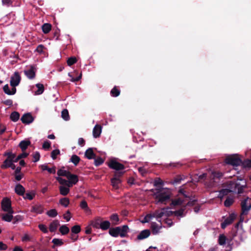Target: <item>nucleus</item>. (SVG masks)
<instances>
[{
	"label": "nucleus",
	"mask_w": 251,
	"mask_h": 251,
	"mask_svg": "<svg viewBox=\"0 0 251 251\" xmlns=\"http://www.w3.org/2000/svg\"><path fill=\"white\" fill-rule=\"evenodd\" d=\"M246 186V182L244 179H238L236 181H231L228 186V189L221 190L219 195V197L222 199L225 195H227L230 192H237L238 193L242 192L243 189Z\"/></svg>",
	"instance_id": "1"
},
{
	"label": "nucleus",
	"mask_w": 251,
	"mask_h": 251,
	"mask_svg": "<svg viewBox=\"0 0 251 251\" xmlns=\"http://www.w3.org/2000/svg\"><path fill=\"white\" fill-rule=\"evenodd\" d=\"M173 212L169 208H163L155 211L152 213L147 214L141 221L142 223H149L152 222L155 218L156 220H160L159 219L162 217H169L173 214Z\"/></svg>",
	"instance_id": "2"
},
{
	"label": "nucleus",
	"mask_w": 251,
	"mask_h": 251,
	"mask_svg": "<svg viewBox=\"0 0 251 251\" xmlns=\"http://www.w3.org/2000/svg\"><path fill=\"white\" fill-rule=\"evenodd\" d=\"M154 197L157 203H166L170 198V192L168 190H164L154 194Z\"/></svg>",
	"instance_id": "3"
},
{
	"label": "nucleus",
	"mask_w": 251,
	"mask_h": 251,
	"mask_svg": "<svg viewBox=\"0 0 251 251\" xmlns=\"http://www.w3.org/2000/svg\"><path fill=\"white\" fill-rule=\"evenodd\" d=\"M241 204L242 210L241 220H243L244 215L248 213L251 207V199L249 197L244 198L241 201Z\"/></svg>",
	"instance_id": "4"
},
{
	"label": "nucleus",
	"mask_w": 251,
	"mask_h": 251,
	"mask_svg": "<svg viewBox=\"0 0 251 251\" xmlns=\"http://www.w3.org/2000/svg\"><path fill=\"white\" fill-rule=\"evenodd\" d=\"M225 162L233 166H238L241 164L242 161L237 154H232L226 157Z\"/></svg>",
	"instance_id": "5"
},
{
	"label": "nucleus",
	"mask_w": 251,
	"mask_h": 251,
	"mask_svg": "<svg viewBox=\"0 0 251 251\" xmlns=\"http://www.w3.org/2000/svg\"><path fill=\"white\" fill-rule=\"evenodd\" d=\"M93 226L96 228H100L102 230H107L110 226V223L108 221H102L100 219H97L92 224Z\"/></svg>",
	"instance_id": "6"
},
{
	"label": "nucleus",
	"mask_w": 251,
	"mask_h": 251,
	"mask_svg": "<svg viewBox=\"0 0 251 251\" xmlns=\"http://www.w3.org/2000/svg\"><path fill=\"white\" fill-rule=\"evenodd\" d=\"M4 155L7 156V158L4 160L3 164L1 166L2 169H6L11 166V164L13 163V159L16 157L15 154L12 153L11 152H5Z\"/></svg>",
	"instance_id": "7"
},
{
	"label": "nucleus",
	"mask_w": 251,
	"mask_h": 251,
	"mask_svg": "<svg viewBox=\"0 0 251 251\" xmlns=\"http://www.w3.org/2000/svg\"><path fill=\"white\" fill-rule=\"evenodd\" d=\"M158 221V223L154 222V220H152V222H150L151 223V227L152 230V233L153 234H158L160 230L162 228V224L161 223V221Z\"/></svg>",
	"instance_id": "8"
},
{
	"label": "nucleus",
	"mask_w": 251,
	"mask_h": 251,
	"mask_svg": "<svg viewBox=\"0 0 251 251\" xmlns=\"http://www.w3.org/2000/svg\"><path fill=\"white\" fill-rule=\"evenodd\" d=\"M2 209L4 211H13L11 208V201L7 198H4L1 202Z\"/></svg>",
	"instance_id": "9"
},
{
	"label": "nucleus",
	"mask_w": 251,
	"mask_h": 251,
	"mask_svg": "<svg viewBox=\"0 0 251 251\" xmlns=\"http://www.w3.org/2000/svg\"><path fill=\"white\" fill-rule=\"evenodd\" d=\"M108 166L111 168L116 170H121L124 168V166L123 164L113 159L111 160L109 162Z\"/></svg>",
	"instance_id": "10"
},
{
	"label": "nucleus",
	"mask_w": 251,
	"mask_h": 251,
	"mask_svg": "<svg viewBox=\"0 0 251 251\" xmlns=\"http://www.w3.org/2000/svg\"><path fill=\"white\" fill-rule=\"evenodd\" d=\"M35 68L31 66L24 71L25 75L29 78H33L35 76Z\"/></svg>",
	"instance_id": "11"
},
{
	"label": "nucleus",
	"mask_w": 251,
	"mask_h": 251,
	"mask_svg": "<svg viewBox=\"0 0 251 251\" xmlns=\"http://www.w3.org/2000/svg\"><path fill=\"white\" fill-rule=\"evenodd\" d=\"M67 177L68 179V183H67V186L68 187H71L73 186V185L76 184L78 181L77 176L76 175L70 174Z\"/></svg>",
	"instance_id": "12"
},
{
	"label": "nucleus",
	"mask_w": 251,
	"mask_h": 251,
	"mask_svg": "<svg viewBox=\"0 0 251 251\" xmlns=\"http://www.w3.org/2000/svg\"><path fill=\"white\" fill-rule=\"evenodd\" d=\"M237 215L234 213H231L229 216L222 223V227L225 228L227 225L230 224L236 218Z\"/></svg>",
	"instance_id": "13"
},
{
	"label": "nucleus",
	"mask_w": 251,
	"mask_h": 251,
	"mask_svg": "<svg viewBox=\"0 0 251 251\" xmlns=\"http://www.w3.org/2000/svg\"><path fill=\"white\" fill-rule=\"evenodd\" d=\"M6 212L7 213L3 214L1 215V218L4 221L10 222L12 220L13 218V214L14 211H10Z\"/></svg>",
	"instance_id": "14"
},
{
	"label": "nucleus",
	"mask_w": 251,
	"mask_h": 251,
	"mask_svg": "<svg viewBox=\"0 0 251 251\" xmlns=\"http://www.w3.org/2000/svg\"><path fill=\"white\" fill-rule=\"evenodd\" d=\"M22 122L24 124H29L33 122V118L29 113L24 114L21 118Z\"/></svg>",
	"instance_id": "15"
},
{
	"label": "nucleus",
	"mask_w": 251,
	"mask_h": 251,
	"mask_svg": "<svg viewBox=\"0 0 251 251\" xmlns=\"http://www.w3.org/2000/svg\"><path fill=\"white\" fill-rule=\"evenodd\" d=\"M3 90L5 93L9 95L14 94L16 91V88L14 87H11V89L10 90L9 86L8 84H6L3 86Z\"/></svg>",
	"instance_id": "16"
},
{
	"label": "nucleus",
	"mask_w": 251,
	"mask_h": 251,
	"mask_svg": "<svg viewBox=\"0 0 251 251\" xmlns=\"http://www.w3.org/2000/svg\"><path fill=\"white\" fill-rule=\"evenodd\" d=\"M101 132V127L99 125H96L93 130L94 137L97 138L100 136Z\"/></svg>",
	"instance_id": "17"
},
{
	"label": "nucleus",
	"mask_w": 251,
	"mask_h": 251,
	"mask_svg": "<svg viewBox=\"0 0 251 251\" xmlns=\"http://www.w3.org/2000/svg\"><path fill=\"white\" fill-rule=\"evenodd\" d=\"M150 235V231L149 230L146 229L141 231L138 235L137 238L139 240H142L148 237Z\"/></svg>",
	"instance_id": "18"
},
{
	"label": "nucleus",
	"mask_w": 251,
	"mask_h": 251,
	"mask_svg": "<svg viewBox=\"0 0 251 251\" xmlns=\"http://www.w3.org/2000/svg\"><path fill=\"white\" fill-rule=\"evenodd\" d=\"M15 191V192L19 195H24L25 192L24 187L20 184L16 186Z\"/></svg>",
	"instance_id": "19"
},
{
	"label": "nucleus",
	"mask_w": 251,
	"mask_h": 251,
	"mask_svg": "<svg viewBox=\"0 0 251 251\" xmlns=\"http://www.w3.org/2000/svg\"><path fill=\"white\" fill-rule=\"evenodd\" d=\"M59 226V223L57 220H55L51 223L49 226V229L50 232H54L56 230Z\"/></svg>",
	"instance_id": "20"
},
{
	"label": "nucleus",
	"mask_w": 251,
	"mask_h": 251,
	"mask_svg": "<svg viewBox=\"0 0 251 251\" xmlns=\"http://www.w3.org/2000/svg\"><path fill=\"white\" fill-rule=\"evenodd\" d=\"M59 189L60 194L63 196L67 195L70 191L69 187L66 186L61 185Z\"/></svg>",
	"instance_id": "21"
},
{
	"label": "nucleus",
	"mask_w": 251,
	"mask_h": 251,
	"mask_svg": "<svg viewBox=\"0 0 251 251\" xmlns=\"http://www.w3.org/2000/svg\"><path fill=\"white\" fill-rule=\"evenodd\" d=\"M120 230V227L110 228L109 230V233L113 237H117L119 235Z\"/></svg>",
	"instance_id": "22"
},
{
	"label": "nucleus",
	"mask_w": 251,
	"mask_h": 251,
	"mask_svg": "<svg viewBox=\"0 0 251 251\" xmlns=\"http://www.w3.org/2000/svg\"><path fill=\"white\" fill-rule=\"evenodd\" d=\"M42 29L44 33L47 34L51 30V25L49 23L44 24L42 26Z\"/></svg>",
	"instance_id": "23"
},
{
	"label": "nucleus",
	"mask_w": 251,
	"mask_h": 251,
	"mask_svg": "<svg viewBox=\"0 0 251 251\" xmlns=\"http://www.w3.org/2000/svg\"><path fill=\"white\" fill-rule=\"evenodd\" d=\"M121 180L119 178L114 177L111 179V184L114 189L119 188V184L120 183Z\"/></svg>",
	"instance_id": "24"
},
{
	"label": "nucleus",
	"mask_w": 251,
	"mask_h": 251,
	"mask_svg": "<svg viewBox=\"0 0 251 251\" xmlns=\"http://www.w3.org/2000/svg\"><path fill=\"white\" fill-rule=\"evenodd\" d=\"M68 75L72 78H81L82 77L81 73H79L78 71H74V72L70 73Z\"/></svg>",
	"instance_id": "25"
},
{
	"label": "nucleus",
	"mask_w": 251,
	"mask_h": 251,
	"mask_svg": "<svg viewBox=\"0 0 251 251\" xmlns=\"http://www.w3.org/2000/svg\"><path fill=\"white\" fill-rule=\"evenodd\" d=\"M41 168L43 170H47L50 173L55 174L56 171L54 166L50 168L47 165L44 164L41 166Z\"/></svg>",
	"instance_id": "26"
},
{
	"label": "nucleus",
	"mask_w": 251,
	"mask_h": 251,
	"mask_svg": "<svg viewBox=\"0 0 251 251\" xmlns=\"http://www.w3.org/2000/svg\"><path fill=\"white\" fill-rule=\"evenodd\" d=\"M85 155L89 159L93 158L95 157V154L94 153L92 149L89 148L86 150L85 153Z\"/></svg>",
	"instance_id": "27"
},
{
	"label": "nucleus",
	"mask_w": 251,
	"mask_h": 251,
	"mask_svg": "<svg viewBox=\"0 0 251 251\" xmlns=\"http://www.w3.org/2000/svg\"><path fill=\"white\" fill-rule=\"evenodd\" d=\"M38 88L37 90L35 92V95H38L42 94L44 91V87L43 84L38 83L36 85Z\"/></svg>",
	"instance_id": "28"
},
{
	"label": "nucleus",
	"mask_w": 251,
	"mask_h": 251,
	"mask_svg": "<svg viewBox=\"0 0 251 251\" xmlns=\"http://www.w3.org/2000/svg\"><path fill=\"white\" fill-rule=\"evenodd\" d=\"M70 174V173L69 171L65 170L63 168L59 169L57 171V175L58 176H64L67 178L68 176H69Z\"/></svg>",
	"instance_id": "29"
},
{
	"label": "nucleus",
	"mask_w": 251,
	"mask_h": 251,
	"mask_svg": "<svg viewBox=\"0 0 251 251\" xmlns=\"http://www.w3.org/2000/svg\"><path fill=\"white\" fill-rule=\"evenodd\" d=\"M120 232H119V235L121 237H124L125 236L126 232L128 231V227L126 226H124L122 227H120Z\"/></svg>",
	"instance_id": "30"
},
{
	"label": "nucleus",
	"mask_w": 251,
	"mask_h": 251,
	"mask_svg": "<svg viewBox=\"0 0 251 251\" xmlns=\"http://www.w3.org/2000/svg\"><path fill=\"white\" fill-rule=\"evenodd\" d=\"M30 142L28 140H24L20 142L19 146L23 151L25 150L27 146L29 145Z\"/></svg>",
	"instance_id": "31"
},
{
	"label": "nucleus",
	"mask_w": 251,
	"mask_h": 251,
	"mask_svg": "<svg viewBox=\"0 0 251 251\" xmlns=\"http://www.w3.org/2000/svg\"><path fill=\"white\" fill-rule=\"evenodd\" d=\"M61 117L65 121H68L70 119L69 112L67 109H63L61 112Z\"/></svg>",
	"instance_id": "32"
},
{
	"label": "nucleus",
	"mask_w": 251,
	"mask_h": 251,
	"mask_svg": "<svg viewBox=\"0 0 251 251\" xmlns=\"http://www.w3.org/2000/svg\"><path fill=\"white\" fill-rule=\"evenodd\" d=\"M59 231L62 235H65L69 232V228L66 225H62L59 228Z\"/></svg>",
	"instance_id": "33"
},
{
	"label": "nucleus",
	"mask_w": 251,
	"mask_h": 251,
	"mask_svg": "<svg viewBox=\"0 0 251 251\" xmlns=\"http://www.w3.org/2000/svg\"><path fill=\"white\" fill-rule=\"evenodd\" d=\"M20 117V114L17 112H13L10 115V119L13 122L17 121Z\"/></svg>",
	"instance_id": "34"
},
{
	"label": "nucleus",
	"mask_w": 251,
	"mask_h": 251,
	"mask_svg": "<svg viewBox=\"0 0 251 251\" xmlns=\"http://www.w3.org/2000/svg\"><path fill=\"white\" fill-rule=\"evenodd\" d=\"M110 220L112 222L113 224L116 225L118 224L119 219L118 215L114 214L110 216Z\"/></svg>",
	"instance_id": "35"
},
{
	"label": "nucleus",
	"mask_w": 251,
	"mask_h": 251,
	"mask_svg": "<svg viewBox=\"0 0 251 251\" xmlns=\"http://www.w3.org/2000/svg\"><path fill=\"white\" fill-rule=\"evenodd\" d=\"M206 175L205 174H203L199 176H198L197 175H195L193 176L192 178L193 181H199L200 180L203 179L206 177Z\"/></svg>",
	"instance_id": "36"
},
{
	"label": "nucleus",
	"mask_w": 251,
	"mask_h": 251,
	"mask_svg": "<svg viewBox=\"0 0 251 251\" xmlns=\"http://www.w3.org/2000/svg\"><path fill=\"white\" fill-rule=\"evenodd\" d=\"M77 61V59L75 57L73 56L69 58L67 60L68 65L71 66L75 63Z\"/></svg>",
	"instance_id": "37"
},
{
	"label": "nucleus",
	"mask_w": 251,
	"mask_h": 251,
	"mask_svg": "<svg viewBox=\"0 0 251 251\" xmlns=\"http://www.w3.org/2000/svg\"><path fill=\"white\" fill-rule=\"evenodd\" d=\"M80 206L81 208L84 209L86 212H88L90 211L89 208L88 207L87 202L85 201H83L81 202Z\"/></svg>",
	"instance_id": "38"
},
{
	"label": "nucleus",
	"mask_w": 251,
	"mask_h": 251,
	"mask_svg": "<svg viewBox=\"0 0 251 251\" xmlns=\"http://www.w3.org/2000/svg\"><path fill=\"white\" fill-rule=\"evenodd\" d=\"M226 238V236L223 234H221L219 237V243L220 245H223L225 244Z\"/></svg>",
	"instance_id": "39"
},
{
	"label": "nucleus",
	"mask_w": 251,
	"mask_h": 251,
	"mask_svg": "<svg viewBox=\"0 0 251 251\" xmlns=\"http://www.w3.org/2000/svg\"><path fill=\"white\" fill-rule=\"evenodd\" d=\"M184 200H182L181 198H179L176 200H174L172 201V204L173 205H179L182 203L184 202Z\"/></svg>",
	"instance_id": "40"
},
{
	"label": "nucleus",
	"mask_w": 251,
	"mask_h": 251,
	"mask_svg": "<svg viewBox=\"0 0 251 251\" xmlns=\"http://www.w3.org/2000/svg\"><path fill=\"white\" fill-rule=\"evenodd\" d=\"M59 202L61 204L64 206L65 207H67L69 203V200L68 199L65 198L61 199Z\"/></svg>",
	"instance_id": "41"
},
{
	"label": "nucleus",
	"mask_w": 251,
	"mask_h": 251,
	"mask_svg": "<svg viewBox=\"0 0 251 251\" xmlns=\"http://www.w3.org/2000/svg\"><path fill=\"white\" fill-rule=\"evenodd\" d=\"M71 162H72L75 165H77L79 161V158L76 155H73L71 157Z\"/></svg>",
	"instance_id": "42"
},
{
	"label": "nucleus",
	"mask_w": 251,
	"mask_h": 251,
	"mask_svg": "<svg viewBox=\"0 0 251 251\" xmlns=\"http://www.w3.org/2000/svg\"><path fill=\"white\" fill-rule=\"evenodd\" d=\"M56 179L58 181L59 183L61 184V185H65L67 186V183H68V181L66 180L63 179L62 178L60 177H56Z\"/></svg>",
	"instance_id": "43"
},
{
	"label": "nucleus",
	"mask_w": 251,
	"mask_h": 251,
	"mask_svg": "<svg viewBox=\"0 0 251 251\" xmlns=\"http://www.w3.org/2000/svg\"><path fill=\"white\" fill-rule=\"evenodd\" d=\"M52 243L56 246H61L63 244V242L61 239L54 238L52 241Z\"/></svg>",
	"instance_id": "44"
},
{
	"label": "nucleus",
	"mask_w": 251,
	"mask_h": 251,
	"mask_svg": "<svg viewBox=\"0 0 251 251\" xmlns=\"http://www.w3.org/2000/svg\"><path fill=\"white\" fill-rule=\"evenodd\" d=\"M233 202V199L231 198H227L225 201V205L226 207L230 206Z\"/></svg>",
	"instance_id": "45"
},
{
	"label": "nucleus",
	"mask_w": 251,
	"mask_h": 251,
	"mask_svg": "<svg viewBox=\"0 0 251 251\" xmlns=\"http://www.w3.org/2000/svg\"><path fill=\"white\" fill-rule=\"evenodd\" d=\"M47 213L49 216L51 217H54L57 214V212L55 209L50 210L49 211H48Z\"/></svg>",
	"instance_id": "46"
},
{
	"label": "nucleus",
	"mask_w": 251,
	"mask_h": 251,
	"mask_svg": "<svg viewBox=\"0 0 251 251\" xmlns=\"http://www.w3.org/2000/svg\"><path fill=\"white\" fill-rule=\"evenodd\" d=\"M35 196V193L34 192H30L26 193L25 196L24 197V199H28L29 200H31L33 199Z\"/></svg>",
	"instance_id": "47"
},
{
	"label": "nucleus",
	"mask_w": 251,
	"mask_h": 251,
	"mask_svg": "<svg viewBox=\"0 0 251 251\" xmlns=\"http://www.w3.org/2000/svg\"><path fill=\"white\" fill-rule=\"evenodd\" d=\"M31 212L41 213L42 212V210L40 206H33L32 208Z\"/></svg>",
	"instance_id": "48"
},
{
	"label": "nucleus",
	"mask_w": 251,
	"mask_h": 251,
	"mask_svg": "<svg viewBox=\"0 0 251 251\" xmlns=\"http://www.w3.org/2000/svg\"><path fill=\"white\" fill-rule=\"evenodd\" d=\"M20 83V79H11L10 81V86L11 87H15Z\"/></svg>",
	"instance_id": "49"
},
{
	"label": "nucleus",
	"mask_w": 251,
	"mask_h": 251,
	"mask_svg": "<svg viewBox=\"0 0 251 251\" xmlns=\"http://www.w3.org/2000/svg\"><path fill=\"white\" fill-rule=\"evenodd\" d=\"M72 232L74 233H78L80 231V227L79 226L76 225L74 226L71 229Z\"/></svg>",
	"instance_id": "50"
},
{
	"label": "nucleus",
	"mask_w": 251,
	"mask_h": 251,
	"mask_svg": "<svg viewBox=\"0 0 251 251\" xmlns=\"http://www.w3.org/2000/svg\"><path fill=\"white\" fill-rule=\"evenodd\" d=\"M2 3L3 5L9 7L12 5L13 0H2Z\"/></svg>",
	"instance_id": "51"
},
{
	"label": "nucleus",
	"mask_w": 251,
	"mask_h": 251,
	"mask_svg": "<svg viewBox=\"0 0 251 251\" xmlns=\"http://www.w3.org/2000/svg\"><path fill=\"white\" fill-rule=\"evenodd\" d=\"M111 93L113 96L117 97L119 95L120 91L115 87L112 89Z\"/></svg>",
	"instance_id": "52"
},
{
	"label": "nucleus",
	"mask_w": 251,
	"mask_h": 251,
	"mask_svg": "<svg viewBox=\"0 0 251 251\" xmlns=\"http://www.w3.org/2000/svg\"><path fill=\"white\" fill-rule=\"evenodd\" d=\"M38 227L44 233H47L48 232L47 227L43 224L39 225Z\"/></svg>",
	"instance_id": "53"
},
{
	"label": "nucleus",
	"mask_w": 251,
	"mask_h": 251,
	"mask_svg": "<svg viewBox=\"0 0 251 251\" xmlns=\"http://www.w3.org/2000/svg\"><path fill=\"white\" fill-rule=\"evenodd\" d=\"M45 48L44 46L43 45H39L37 46L36 51L40 53H41L43 51V50Z\"/></svg>",
	"instance_id": "54"
},
{
	"label": "nucleus",
	"mask_w": 251,
	"mask_h": 251,
	"mask_svg": "<svg viewBox=\"0 0 251 251\" xmlns=\"http://www.w3.org/2000/svg\"><path fill=\"white\" fill-rule=\"evenodd\" d=\"M63 217L65 219H66L67 221H69L71 218V213L69 211H67V212L64 215Z\"/></svg>",
	"instance_id": "55"
},
{
	"label": "nucleus",
	"mask_w": 251,
	"mask_h": 251,
	"mask_svg": "<svg viewBox=\"0 0 251 251\" xmlns=\"http://www.w3.org/2000/svg\"><path fill=\"white\" fill-rule=\"evenodd\" d=\"M59 153V151L58 150H54L51 152V157L54 159L56 158V156Z\"/></svg>",
	"instance_id": "56"
},
{
	"label": "nucleus",
	"mask_w": 251,
	"mask_h": 251,
	"mask_svg": "<svg viewBox=\"0 0 251 251\" xmlns=\"http://www.w3.org/2000/svg\"><path fill=\"white\" fill-rule=\"evenodd\" d=\"M103 162V160L101 158H98L95 160V164L96 166H99Z\"/></svg>",
	"instance_id": "57"
},
{
	"label": "nucleus",
	"mask_w": 251,
	"mask_h": 251,
	"mask_svg": "<svg viewBox=\"0 0 251 251\" xmlns=\"http://www.w3.org/2000/svg\"><path fill=\"white\" fill-rule=\"evenodd\" d=\"M13 219H14L15 220L14 223H16V222H17L18 221H21L23 220L22 217L19 215H17L15 217H13Z\"/></svg>",
	"instance_id": "58"
},
{
	"label": "nucleus",
	"mask_w": 251,
	"mask_h": 251,
	"mask_svg": "<svg viewBox=\"0 0 251 251\" xmlns=\"http://www.w3.org/2000/svg\"><path fill=\"white\" fill-rule=\"evenodd\" d=\"M6 130V126L0 124V134H2Z\"/></svg>",
	"instance_id": "59"
},
{
	"label": "nucleus",
	"mask_w": 251,
	"mask_h": 251,
	"mask_svg": "<svg viewBox=\"0 0 251 251\" xmlns=\"http://www.w3.org/2000/svg\"><path fill=\"white\" fill-rule=\"evenodd\" d=\"M213 178L215 177H220L222 176V174L219 172H212V173Z\"/></svg>",
	"instance_id": "60"
},
{
	"label": "nucleus",
	"mask_w": 251,
	"mask_h": 251,
	"mask_svg": "<svg viewBox=\"0 0 251 251\" xmlns=\"http://www.w3.org/2000/svg\"><path fill=\"white\" fill-rule=\"evenodd\" d=\"M33 158L34 159V162H37V161H38L39 160V158H40V154L39 153H35L33 154Z\"/></svg>",
	"instance_id": "61"
},
{
	"label": "nucleus",
	"mask_w": 251,
	"mask_h": 251,
	"mask_svg": "<svg viewBox=\"0 0 251 251\" xmlns=\"http://www.w3.org/2000/svg\"><path fill=\"white\" fill-rule=\"evenodd\" d=\"M50 147V143L48 141H46L43 145V148L44 149H49Z\"/></svg>",
	"instance_id": "62"
},
{
	"label": "nucleus",
	"mask_w": 251,
	"mask_h": 251,
	"mask_svg": "<svg viewBox=\"0 0 251 251\" xmlns=\"http://www.w3.org/2000/svg\"><path fill=\"white\" fill-rule=\"evenodd\" d=\"M7 246L3 244L2 242H0V250H5L7 249Z\"/></svg>",
	"instance_id": "63"
},
{
	"label": "nucleus",
	"mask_w": 251,
	"mask_h": 251,
	"mask_svg": "<svg viewBox=\"0 0 251 251\" xmlns=\"http://www.w3.org/2000/svg\"><path fill=\"white\" fill-rule=\"evenodd\" d=\"M28 155V154L25 152H23V153L19 155L18 156V159H22L23 158L26 157Z\"/></svg>",
	"instance_id": "64"
}]
</instances>
